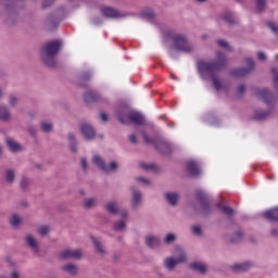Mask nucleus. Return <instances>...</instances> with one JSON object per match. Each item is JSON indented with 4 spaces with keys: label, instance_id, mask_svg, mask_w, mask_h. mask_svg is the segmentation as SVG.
<instances>
[{
    "label": "nucleus",
    "instance_id": "nucleus-32",
    "mask_svg": "<svg viewBox=\"0 0 278 278\" xmlns=\"http://www.w3.org/2000/svg\"><path fill=\"white\" fill-rule=\"evenodd\" d=\"M12 118V115L10 114V109L5 105H0V121H3L4 123L10 121Z\"/></svg>",
    "mask_w": 278,
    "mask_h": 278
},
{
    "label": "nucleus",
    "instance_id": "nucleus-59",
    "mask_svg": "<svg viewBox=\"0 0 278 278\" xmlns=\"http://www.w3.org/2000/svg\"><path fill=\"white\" fill-rule=\"evenodd\" d=\"M18 0H5L4 5L7 8H10V5H14V3H16Z\"/></svg>",
    "mask_w": 278,
    "mask_h": 278
},
{
    "label": "nucleus",
    "instance_id": "nucleus-12",
    "mask_svg": "<svg viewBox=\"0 0 278 278\" xmlns=\"http://www.w3.org/2000/svg\"><path fill=\"white\" fill-rule=\"evenodd\" d=\"M130 190L132 192L130 201L131 210L136 211L142 205V192L137 187H131Z\"/></svg>",
    "mask_w": 278,
    "mask_h": 278
},
{
    "label": "nucleus",
    "instance_id": "nucleus-20",
    "mask_svg": "<svg viewBox=\"0 0 278 278\" xmlns=\"http://www.w3.org/2000/svg\"><path fill=\"white\" fill-rule=\"evenodd\" d=\"M146 244L149 249H160L162 247V239L155 236L146 237Z\"/></svg>",
    "mask_w": 278,
    "mask_h": 278
},
{
    "label": "nucleus",
    "instance_id": "nucleus-31",
    "mask_svg": "<svg viewBox=\"0 0 278 278\" xmlns=\"http://www.w3.org/2000/svg\"><path fill=\"white\" fill-rule=\"evenodd\" d=\"M217 207L220 211V213L224 214V216H227L228 218H231V216L236 214V211L231 206L217 204Z\"/></svg>",
    "mask_w": 278,
    "mask_h": 278
},
{
    "label": "nucleus",
    "instance_id": "nucleus-44",
    "mask_svg": "<svg viewBox=\"0 0 278 278\" xmlns=\"http://www.w3.org/2000/svg\"><path fill=\"white\" fill-rule=\"evenodd\" d=\"M266 26L268 27V29H270L273 31V34L278 36V25H277V23H275L273 21H268L266 23Z\"/></svg>",
    "mask_w": 278,
    "mask_h": 278
},
{
    "label": "nucleus",
    "instance_id": "nucleus-11",
    "mask_svg": "<svg viewBox=\"0 0 278 278\" xmlns=\"http://www.w3.org/2000/svg\"><path fill=\"white\" fill-rule=\"evenodd\" d=\"M59 257L64 261L66 260L79 261L84 257V252L81 251V249H75V250L66 249L59 254Z\"/></svg>",
    "mask_w": 278,
    "mask_h": 278
},
{
    "label": "nucleus",
    "instance_id": "nucleus-30",
    "mask_svg": "<svg viewBox=\"0 0 278 278\" xmlns=\"http://www.w3.org/2000/svg\"><path fill=\"white\" fill-rule=\"evenodd\" d=\"M265 218L271 223H278V206L265 212Z\"/></svg>",
    "mask_w": 278,
    "mask_h": 278
},
{
    "label": "nucleus",
    "instance_id": "nucleus-56",
    "mask_svg": "<svg viewBox=\"0 0 278 278\" xmlns=\"http://www.w3.org/2000/svg\"><path fill=\"white\" fill-rule=\"evenodd\" d=\"M100 121H102L103 123H108V121H110V117L108 116V114L105 112H101Z\"/></svg>",
    "mask_w": 278,
    "mask_h": 278
},
{
    "label": "nucleus",
    "instance_id": "nucleus-15",
    "mask_svg": "<svg viewBox=\"0 0 278 278\" xmlns=\"http://www.w3.org/2000/svg\"><path fill=\"white\" fill-rule=\"evenodd\" d=\"M256 97H258L261 101H264V103H266L267 105H273V101L275 99L273 97V92H270V90L268 89H260L256 92Z\"/></svg>",
    "mask_w": 278,
    "mask_h": 278
},
{
    "label": "nucleus",
    "instance_id": "nucleus-50",
    "mask_svg": "<svg viewBox=\"0 0 278 278\" xmlns=\"http://www.w3.org/2000/svg\"><path fill=\"white\" fill-rule=\"evenodd\" d=\"M80 166L83 170H88V160L86 159V156L80 157Z\"/></svg>",
    "mask_w": 278,
    "mask_h": 278
},
{
    "label": "nucleus",
    "instance_id": "nucleus-55",
    "mask_svg": "<svg viewBox=\"0 0 278 278\" xmlns=\"http://www.w3.org/2000/svg\"><path fill=\"white\" fill-rule=\"evenodd\" d=\"M162 34L164 36H175V30L170 29V28H164Z\"/></svg>",
    "mask_w": 278,
    "mask_h": 278
},
{
    "label": "nucleus",
    "instance_id": "nucleus-38",
    "mask_svg": "<svg viewBox=\"0 0 278 278\" xmlns=\"http://www.w3.org/2000/svg\"><path fill=\"white\" fill-rule=\"evenodd\" d=\"M242 238H244V235L240 231H237L230 238V243L231 244H238V242H242Z\"/></svg>",
    "mask_w": 278,
    "mask_h": 278
},
{
    "label": "nucleus",
    "instance_id": "nucleus-18",
    "mask_svg": "<svg viewBox=\"0 0 278 278\" xmlns=\"http://www.w3.org/2000/svg\"><path fill=\"white\" fill-rule=\"evenodd\" d=\"M90 79H92V73L89 71L80 73L77 77L78 86H80V88H88V81H90Z\"/></svg>",
    "mask_w": 278,
    "mask_h": 278
},
{
    "label": "nucleus",
    "instance_id": "nucleus-53",
    "mask_svg": "<svg viewBox=\"0 0 278 278\" xmlns=\"http://www.w3.org/2000/svg\"><path fill=\"white\" fill-rule=\"evenodd\" d=\"M136 181H140V184H144L146 186L151 185V180H149V178H144V177H137Z\"/></svg>",
    "mask_w": 278,
    "mask_h": 278
},
{
    "label": "nucleus",
    "instance_id": "nucleus-57",
    "mask_svg": "<svg viewBox=\"0 0 278 278\" xmlns=\"http://www.w3.org/2000/svg\"><path fill=\"white\" fill-rule=\"evenodd\" d=\"M129 142H131L132 144H138V138L136 137V135L129 136Z\"/></svg>",
    "mask_w": 278,
    "mask_h": 278
},
{
    "label": "nucleus",
    "instance_id": "nucleus-52",
    "mask_svg": "<svg viewBox=\"0 0 278 278\" xmlns=\"http://www.w3.org/2000/svg\"><path fill=\"white\" fill-rule=\"evenodd\" d=\"M17 103H18V99L14 96H11L9 100V105H11L12 108H16Z\"/></svg>",
    "mask_w": 278,
    "mask_h": 278
},
{
    "label": "nucleus",
    "instance_id": "nucleus-26",
    "mask_svg": "<svg viewBox=\"0 0 278 278\" xmlns=\"http://www.w3.org/2000/svg\"><path fill=\"white\" fill-rule=\"evenodd\" d=\"M63 273H67L71 277H77L79 275V267L73 263H68L62 267Z\"/></svg>",
    "mask_w": 278,
    "mask_h": 278
},
{
    "label": "nucleus",
    "instance_id": "nucleus-46",
    "mask_svg": "<svg viewBox=\"0 0 278 278\" xmlns=\"http://www.w3.org/2000/svg\"><path fill=\"white\" fill-rule=\"evenodd\" d=\"M49 226H40L38 229H37V233L39 236H41L42 238H45V236H48L49 235Z\"/></svg>",
    "mask_w": 278,
    "mask_h": 278
},
{
    "label": "nucleus",
    "instance_id": "nucleus-6",
    "mask_svg": "<svg viewBox=\"0 0 278 278\" xmlns=\"http://www.w3.org/2000/svg\"><path fill=\"white\" fill-rule=\"evenodd\" d=\"M93 164H96L102 173H118V168L121 165L116 161H111L109 164H105V160L101 157V155L97 154L92 160Z\"/></svg>",
    "mask_w": 278,
    "mask_h": 278
},
{
    "label": "nucleus",
    "instance_id": "nucleus-43",
    "mask_svg": "<svg viewBox=\"0 0 278 278\" xmlns=\"http://www.w3.org/2000/svg\"><path fill=\"white\" fill-rule=\"evenodd\" d=\"M176 240L177 236H175L173 232L167 233L164 238L165 244H173Z\"/></svg>",
    "mask_w": 278,
    "mask_h": 278
},
{
    "label": "nucleus",
    "instance_id": "nucleus-24",
    "mask_svg": "<svg viewBox=\"0 0 278 278\" xmlns=\"http://www.w3.org/2000/svg\"><path fill=\"white\" fill-rule=\"evenodd\" d=\"M164 199L172 207H176L179 202V193L177 192H166L164 193Z\"/></svg>",
    "mask_w": 278,
    "mask_h": 278
},
{
    "label": "nucleus",
    "instance_id": "nucleus-51",
    "mask_svg": "<svg viewBox=\"0 0 278 278\" xmlns=\"http://www.w3.org/2000/svg\"><path fill=\"white\" fill-rule=\"evenodd\" d=\"M217 43L223 48V49H228L231 50V46L223 39L217 40Z\"/></svg>",
    "mask_w": 278,
    "mask_h": 278
},
{
    "label": "nucleus",
    "instance_id": "nucleus-45",
    "mask_svg": "<svg viewBox=\"0 0 278 278\" xmlns=\"http://www.w3.org/2000/svg\"><path fill=\"white\" fill-rule=\"evenodd\" d=\"M10 223L13 227H18V225H21V223H23V219H21V217H18V215L14 214L11 217Z\"/></svg>",
    "mask_w": 278,
    "mask_h": 278
},
{
    "label": "nucleus",
    "instance_id": "nucleus-63",
    "mask_svg": "<svg viewBox=\"0 0 278 278\" xmlns=\"http://www.w3.org/2000/svg\"><path fill=\"white\" fill-rule=\"evenodd\" d=\"M270 233H271V236L274 238H278V230H277V228L271 229Z\"/></svg>",
    "mask_w": 278,
    "mask_h": 278
},
{
    "label": "nucleus",
    "instance_id": "nucleus-28",
    "mask_svg": "<svg viewBox=\"0 0 278 278\" xmlns=\"http://www.w3.org/2000/svg\"><path fill=\"white\" fill-rule=\"evenodd\" d=\"M250 268H251V263L244 262V263H240V264H235L231 267V271L232 273H244V271L249 270Z\"/></svg>",
    "mask_w": 278,
    "mask_h": 278
},
{
    "label": "nucleus",
    "instance_id": "nucleus-54",
    "mask_svg": "<svg viewBox=\"0 0 278 278\" xmlns=\"http://www.w3.org/2000/svg\"><path fill=\"white\" fill-rule=\"evenodd\" d=\"M117 214H119L121 218H127L129 216V213L127 212V210L121 208V207L118 208Z\"/></svg>",
    "mask_w": 278,
    "mask_h": 278
},
{
    "label": "nucleus",
    "instance_id": "nucleus-37",
    "mask_svg": "<svg viewBox=\"0 0 278 278\" xmlns=\"http://www.w3.org/2000/svg\"><path fill=\"white\" fill-rule=\"evenodd\" d=\"M41 131L43 134H51L53 131V124L51 122H41Z\"/></svg>",
    "mask_w": 278,
    "mask_h": 278
},
{
    "label": "nucleus",
    "instance_id": "nucleus-25",
    "mask_svg": "<svg viewBox=\"0 0 278 278\" xmlns=\"http://www.w3.org/2000/svg\"><path fill=\"white\" fill-rule=\"evenodd\" d=\"M273 114V109H269L268 111H262L257 110L254 112V115L252 116V121H266L268 116Z\"/></svg>",
    "mask_w": 278,
    "mask_h": 278
},
{
    "label": "nucleus",
    "instance_id": "nucleus-4",
    "mask_svg": "<svg viewBox=\"0 0 278 278\" xmlns=\"http://www.w3.org/2000/svg\"><path fill=\"white\" fill-rule=\"evenodd\" d=\"M143 142L146 144H152L156 151H160L163 155H170L173 153V148H170V143L164 141L163 139H151L147 131H142Z\"/></svg>",
    "mask_w": 278,
    "mask_h": 278
},
{
    "label": "nucleus",
    "instance_id": "nucleus-47",
    "mask_svg": "<svg viewBox=\"0 0 278 278\" xmlns=\"http://www.w3.org/2000/svg\"><path fill=\"white\" fill-rule=\"evenodd\" d=\"M142 17L146 18V21H153L155 13H153L152 10H148L142 13Z\"/></svg>",
    "mask_w": 278,
    "mask_h": 278
},
{
    "label": "nucleus",
    "instance_id": "nucleus-1",
    "mask_svg": "<svg viewBox=\"0 0 278 278\" xmlns=\"http://www.w3.org/2000/svg\"><path fill=\"white\" fill-rule=\"evenodd\" d=\"M216 60L207 63L205 61L198 62V72L202 79H211L215 90H223V83L218 79V73L227 68V56L225 53L217 52Z\"/></svg>",
    "mask_w": 278,
    "mask_h": 278
},
{
    "label": "nucleus",
    "instance_id": "nucleus-9",
    "mask_svg": "<svg viewBox=\"0 0 278 278\" xmlns=\"http://www.w3.org/2000/svg\"><path fill=\"white\" fill-rule=\"evenodd\" d=\"M178 250L180 251L179 257L175 258L173 256H169L164 261V268H166L169 271L175 270V268H177L179 264H184V262H187L188 260L186 253L180 248H178Z\"/></svg>",
    "mask_w": 278,
    "mask_h": 278
},
{
    "label": "nucleus",
    "instance_id": "nucleus-39",
    "mask_svg": "<svg viewBox=\"0 0 278 278\" xmlns=\"http://www.w3.org/2000/svg\"><path fill=\"white\" fill-rule=\"evenodd\" d=\"M27 131H28L29 136H31V138L34 140H38V129L36 128L35 125H29L27 127Z\"/></svg>",
    "mask_w": 278,
    "mask_h": 278
},
{
    "label": "nucleus",
    "instance_id": "nucleus-17",
    "mask_svg": "<svg viewBox=\"0 0 278 278\" xmlns=\"http://www.w3.org/2000/svg\"><path fill=\"white\" fill-rule=\"evenodd\" d=\"M83 99L87 104L99 103L101 101V94L97 91H88L84 93Z\"/></svg>",
    "mask_w": 278,
    "mask_h": 278
},
{
    "label": "nucleus",
    "instance_id": "nucleus-8",
    "mask_svg": "<svg viewBox=\"0 0 278 278\" xmlns=\"http://www.w3.org/2000/svg\"><path fill=\"white\" fill-rule=\"evenodd\" d=\"M195 199L200 203L202 216L207 218V216L212 214V205H210V202H207V194H205V192L202 190H198L195 191Z\"/></svg>",
    "mask_w": 278,
    "mask_h": 278
},
{
    "label": "nucleus",
    "instance_id": "nucleus-49",
    "mask_svg": "<svg viewBox=\"0 0 278 278\" xmlns=\"http://www.w3.org/2000/svg\"><path fill=\"white\" fill-rule=\"evenodd\" d=\"M237 92L240 94V97H244V92H247V86L244 84L239 85Z\"/></svg>",
    "mask_w": 278,
    "mask_h": 278
},
{
    "label": "nucleus",
    "instance_id": "nucleus-58",
    "mask_svg": "<svg viewBox=\"0 0 278 278\" xmlns=\"http://www.w3.org/2000/svg\"><path fill=\"white\" fill-rule=\"evenodd\" d=\"M112 261H113V264H118V262L121 261V254H114L112 256Z\"/></svg>",
    "mask_w": 278,
    "mask_h": 278
},
{
    "label": "nucleus",
    "instance_id": "nucleus-34",
    "mask_svg": "<svg viewBox=\"0 0 278 278\" xmlns=\"http://www.w3.org/2000/svg\"><path fill=\"white\" fill-rule=\"evenodd\" d=\"M140 168H142L143 170H153L154 173H160V167L153 163H140Z\"/></svg>",
    "mask_w": 278,
    "mask_h": 278
},
{
    "label": "nucleus",
    "instance_id": "nucleus-62",
    "mask_svg": "<svg viewBox=\"0 0 278 278\" xmlns=\"http://www.w3.org/2000/svg\"><path fill=\"white\" fill-rule=\"evenodd\" d=\"M10 278H21V275L18 274V271L13 270V271L10 274Z\"/></svg>",
    "mask_w": 278,
    "mask_h": 278
},
{
    "label": "nucleus",
    "instance_id": "nucleus-27",
    "mask_svg": "<svg viewBox=\"0 0 278 278\" xmlns=\"http://www.w3.org/2000/svg\"><path fill=\"white\" fill-rule=\"evenodd\" d=\"M189 268L194 273H200V275H205L207 273V266L200 262H193L189 265Z\"/></svg>",
    "mask_w": 278,
    "mask_h": 278
},
{
    "label": "nucleus",
    "instance_id": "nucleus-60",
    "mask_svg": "<svg viewBox=\"0 0 278 278\" xmlns=\"http://www.w3.org/2000/svg\"><path fill=\"white\" fill-rule=\"evenodd\" d=\"M257 58L258 60H261L262 62L266 61V54L264 52H258L257 53Z\"/></svg>",
    "mask_w": 278,
    "mask_h": 278
},
{
    "label": "nucleus",
    "instance_id": "nucleus-13",
    "mask_svg": "<svg viewBox=\"0 0 278 278\" xmlns=\"http://www.w3.org/2000/svg\"><path fill=\"white\" fill-rule=\"evenodd\" d=\"M187 170L190 175V177H193L197 179V177H201V167H199V163L197 161H188L187 162Z\"/></svg>",
    "mask_w": 278,
    "mask_h": 278
},
{
    "label": "nucleus",
    "instance_id": "nucleus-3",
    "mask_svg": "<svg viewBox=\"0 0 278 278\" xmlns=\"http://www.w3.org/2000/svg\"><path fill=\"white\" fill-rule=\"evenodd\" d=\"M163 40H164V42H168L169 40H172L174 42V46L169 49V53H170L172 58H175V54H173V49H176V51H182V53H191V51H192V46L190 45L188 39H186V37L167 36V37H164Z\"/></svg>",
    "mask_w": 278,
    "mask_h": 278
},
{
    "label": "nucleus",
    "instance_id": "nucleus-40",
    "mask_svg": "<svg viewBox=\"0 0 278 278\" xmlns=\"http://www.w3.org/2000/svg\"><path fill=\"white\" fill-rule=\"evenodd\" d=\"M94 203H97V199L88 198L84 201L83 207H84V210H90V207H92V205H94Z\"/></svg>",
    "mask_w": 278,
    "mask_h": 278
},
{
    "label": "nucleus",
    "instance_id": "nucleus-29",
    "mask_svg": "<svg viewBox=\"0 0 278 278\" xmlns=\"http://www.w3.org/2000/svg\"><path fill=\"white\" fill-rule=\"evenodd\" d=\"M4 179L7 181V184H14V181H16V170H14L13 168H8L4 172Z\"/></svg>",
    "mask_w": 278,
    "mask_h": 278
},
{
    "label": "nucleus",
    "instance_id": "nucleus-41",
    "mask_svg": "<svg viewBox=\"0 0 278 278\" xmlns=\"http://www.w3.org/2000/svg\"><path fill=\"white\" fill-rule=\"evenodd\" d=\"M29 186V178L26 177V176H23L22 177V180L20 182V188L23 192H26L27 191V188Z\"/></svg>",
    "mask_w": 278,
    "mask_h": 278
},
{
    "label": "nucleus",
    "instance_id": "nucleus-19",
    "mask_svg": "<svg viewBox=\"0 0 278 278\" xmlns=\"http://www.w3.org/2000/svg\"><path fill=\"white\" fill-rule=\"evenodd\" d=\"M67 142L70 144V151L71 153L77 154L79 153L78 146L79 142H77V137H75V134L68 132L67 134Z\"/></svg>",
    "mask_w": 278,
    "mask_h": 278
},
{
    "label": "nucleus",
    "instance_id": "nucleus-64",
    "mask_svg": "<svg viewBox=\"0 0 278 278\" xmlns=\"http://www.w3.org/2000/svg\"><path fill=\"white\" fill-rule=\"evenodd\" d=\"M22 207H29V203L27 201L21 202Z\"/></svg>",
    "mask_w": 278,
    "mask_h": 278
},
{
    "label": "nucleus",
    "instance_id": "nucleus-10",
    "mask_svg": "<svg viewBox=\"0 0 278 278\" xmlns=\"http://www.w3.org/2000/svg\"><path fill=\"white\" fill-rule=\"evenodd\" d=\"M79 131L84 140H87L88 142L97 138V130L94 129V126H92V124L80 123Z\"/></svg>",
    "mask_w": 278,
    "mask_h": 278
},
{
    "label": "nucleus",
    "instance_id": "nucleus-5",
    "mask_svg": "<svg viewBox=\"0 0 278 278\" xmlns=\"http://www.w3.org/2000/svg\"><path fill=\"white\" fill-rule=\"evenodd\" d=\"M116 119L122 123V125H127V122L130 121V123L137 125L138 127H142V125H146L147 123L144 115H142L140 112H132L125 115L122 111H118L116 113Z\"/></svg>",
    "mask_w": 278,
    "mask_h": 278
},
{
    "label": "nucleus",
    "instance_id": "nucleus-33",
    "mask_svg": "<svg viewBox=\"0 0 278 278\" xmlns=\"http://www.w3.org/2000/svg\"><path fill=\"white\" fill-rule=\"evenodd\" d=\"M223 21H225V23H228V25H233L236 23H238V18H236L233 16V13L231 12H227L222 16Z\"/></svg>",
    "mask_w": 278,
    "mask_h": 278
},
{
    "label": "nucleus",
    "instance_id": "nucleus-42",
    "mask_svg": "<svg viewBox=\"0 0 278 278\" xmlns=\"http://www.w3.org/2000/svg\"><path fill=\"white\" fill-rule=\"evenodd\" d=\"M191 233L193 236H197L198 238H201L203 236V229L199 225H194L191 227Z\"/></svg>",
    "mask_w": 278,
    "mask_h": 278
},
{
    "label": "nucleus",
    "instance_id": "nucleus-21",
    "mask_svg": "<svg viewBox=\"0 0 278 278\" xmlns=\"http://www.w3.org/2000/svg\"><path fill=\"white\" fill-rule=\"evenodd\" d=\"M5 144L9 149V151H11V153H18L20 151H23V146H21V143L16 142L12 138H7Z\"/></svg>",
    "mask_w": 278,
    "mask_h": 278
},
{
    "label": "nucleus",
    "instance_id": "nucleus-35",
    "mask_svg": "<svg viewBox=\"0 0 278 278\" xmlns=\"http://www.w3.org/2000/svg\"><path fill=\"white\" fill-rule=\"evenodd\" d=\"M114 231H125L127 229V223L125 220L121 219L118 222H115L113 225Z\"/></svg>",
    "mask_w": 278,
    "mask_h": 278
},
{
    "label": "nucleus",
    "instance_id": "nucleus-14",
    "mask_svg": "<svg viewBox=\"0 0 278 278\" xmlns=\"http://www.w3.org/2000/svg\"><path fill=\"white\" fill-rule=\"evenodd\" d=\"M26 245L30 251L35 253V255H38L40 253V244H38V241L36 238L31 235H26L25 237Z\"/></svg>",
    "mask_w": 278,
    "mask_h": 278
},
{
    "label": "nucleus",
    "instance_id": "nucleus-16",
    "mask_svg": "<svg viewBox=\"0 0 278 278\" xmlns=\"http://www.w3.org/2000/svg\"><path fill=\"white\" fill-rule=\"evenodd\" d=\"M121 206L116 200H112L105 203L104 210L110 216H117Z\"/></svg>",
    "mask_w": 278,
    "mask_h": 278
},
{
    "label": "nucleus",
    "instance_id": "nucleus-48",
    "mask_svg": "<svg viewBox=\"0 0 278 278\" xmlns=\"http://www.w3.org/2000/svg\"><path fill=\"white\" fill-rule=\"evenodd\" d=\"M266 8V0H256V10L262 12Z\"/></svg>",
    "mask_w": 278,
    "mask_h": 278
},
{
    "label": "nucleus",
    "instance_id": "nucleus-36",
    "mask_svg": "<svg viewBox=\"0 0 278 278\" xmlns=\"http://www.w3.org/2000/svg\"><path fill=\"white\" fill-rule=\"evenodd\" d=\"M270 73L274 75L273 88L278 92V67H271Z\"/></svg>",
    "mask_w": 278,
    "mask_h": 278
},
{
    "label": "nucleus",
    "instance_id": "nucleus-23",
    "mask_svg": "<svg viewBox=\"0 0 278 278\" xmlns=\"http://www.w3.org/2000/svg\"><path fill=\"white\" fill-rule=\"evenodd\" d=\"M102 14L106 18H121L123 16V14H121L116 9H112L110 7L102 8Z\"/></svg>",
    "mask_w": 278,
    "mask_h": 278
},
{
    "label": "nucleus",
    "instance_id": "nucleus-7",
    "mask_svg": "<svg viewBox=\"0 0 278 278\" xmlns=\"http://www.w3.org/2000/svg\"><path fill=\"white\" fill-rule=\"evenodd\" d=\"M245 62L249 67L232 68L230 70L229 75L235 79H241L242 77H248V75H251L255 68V61H253L251 58H248L245 59Z\"/></svg>",
    "mask_w": 278,
    "mask_h": 278
},
{
    "label": "nucleus",
    "instance_id": "nucleus-61",
    "mask_svg": "<svg viewBox=\"0 0 278 278\" xmlns=\"http://www.w3.org/2000/svg\"><path fill=\"white\" fill-rule=\"evenodd\" d=\"M53 3V0H43L42 8H49Z\"/></svg>",
    "mask_w": 278,
    "mask_h": 278
},
{
    "label": "nucleus",
    "instance_id": "nucleus-2",
    "mask_svg": "<svg viewBox=\"0 0 278 278\" xmlns=\"http://www.w3.org/2000/svg\"><path fill=\"white\" fill-rule=\"evenodd\" d=\"M64 47V41L62 39H53L46 41L39 48V62L49 68L50 71H55L60 66L58 62V55L62 53V48Z\"/></svg>",
    "mask_w": 278,
    "mask_h": 278
},
{
    "label": "nucleus",
    "instance_id": "nucleus-22",
    "mask_svg": "<svg viewBox=\"0 0 278 278\" xmlns=\"http://www.w3.org/2000/svg\"><path fill=\"white\" fill-rule=\"evenodd\" d=\"M91 241H92L93 249H94L96 253H98L102 257L108 255V251H105L103 243H101V241H99V239H97V237L92 236Z\"/></svg>",
    "mask_w": 278,
    "mask_h": 278
}]
</instances>
